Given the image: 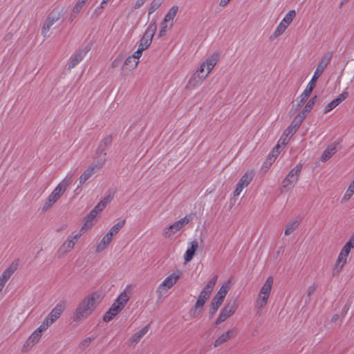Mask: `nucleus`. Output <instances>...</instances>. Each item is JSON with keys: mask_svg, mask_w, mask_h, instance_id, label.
<instances>
[{"mask_svg": "<svg viewBox=\"0 0 354 354\" xmlns=\"http://www.w3.org/2000/svg\"><path fill=\"white\" fill-rule=\"evenodd\" d=\"M102 300V294L100 292H93L86 296L75 310L73 315V321L80 322L87 319L93 314Z\"/></svg>", "mask_w": 354, "mask_h": 354, "instance_id": "f257e3e1", "label": "nucleus"}, {"mask_svg": "<svg viewBox=\"0 0 354 354\" xmlns=\"http://www.w3.org/2000/svg\"><path fill=\"white\" fill-rule=\"evenodd\" d=\"M71 177L64 178L53 190L48 196L43 207V211L49 209L66 192L69 185L71 184Z\"/></svg>", "mask_w": 354, "mask_h": 354, "instance_id": "f03ea898", "label": "nucleus"}, {"mask_svg": "<svg viewBox=\"0 0 354 354\" xmlns=\"http://www.w3.org/2000/svg\"><path fill=\"white\" fill-rule=\"evenodd\" d=\"M354 248V235H352L342 247L332 270L333 276H337L347 262L350 252Z\"/></svg>", "mask_w": 354, "mask_h": 354, "instance_id": "7ed1b4c3", "label": "nucleus"}, {"mask_svg": "<svg viewBox=\"0 0 354 354\" xmlns=\"http://www.w3.org/2000/svg\"><path fill=\"white\" fill-rule=\"evenodd\" d=\"M301 171V165H297L292 168L281 183V192L286 193L290 192L299 180V178Z\"/></svg>", "mask_w": 354, "mask_h": 354, "instance_id": "20e7f679", "label": "nucleus"}, {"mask_svg": "<svg viewBox=\"0 0 354 354\" xmlns=\"http://www.w3.org/2000/svg\"><path fill=\"white\" fill-rule=\"evenodd\" d=\"M156 30L157 26L156 22H151L147 27L142 37L140 39L137 50L135 51L138 55H142V52L149 47Z\"/></svg>", "mask_w": 354, "mask_h": 354, "instance_id": "39448f33", "label": "nucleus"}, {"mask_svg": "<svg viewBox=\"0 0 354 354\" xmlns=\"http://www.w3.org/2000/svg\"><path fill=\"white\" fill-rule=\"evenodd\" d=\"M181 275L182 272L177 270L165 278L156 290L158 297L160 298L165 295L167 291L177 283L178 279L181 277Z\"/></svg>", "mask_w": 354, "mask_h": 354, "instance_id": "423d86ee", "label": "nucleus"}, {"mask_svg": "<svg viewBox=\"0 0 354 354\" xmlns=\"http://www.w3.org/2000/svg\"><path fill=\"white\" fill-rule=\"evenodd\" d=\"M81 236L78 232L70 234L59 248L57 252V258L62 259L71 252Z\"/></svg>", "mask_w": 354, "mask_h": 354, "instance_id": "0eeeda50", "label": "nucleus"}, {"mask_svg": "<svg viewBox=\"0 0 354 354\" xmlns=\"http://www.w3.org/2000/svg\"><path fill=\"white\" fill-rule=\"evenodd\" d=\"M218 61V54L213 53L201 64L200 67L195 72L201 76H204V78L206 80L212 69L216 65Z\"/></svg>", "mask_w": 354, "mask_h": 354, "instance_id": "6e6552de", "label": "nucleus"}, {"mask_svg": "<svg viewBox=\"0 0 354 354\" xmlns=\"http://www.w3.org/2000/svg\"><path fill=\"white\" fill-rule=\"evenodd\" d=\"M105 160V158L100 159L85 169L79 178L80 185L84 184L90 178L97 174L104 167Z\"/></svg>", "mask_w": 354, "mask_h": 354, "instance_id": "1a4fd4ad", "label": "nucleus"}, {"mask_svg": "<svg viewBox=\"0 0 354 354\" xmlns=\"http://www.w3.org/2000/svg\"><path fill=\"white\" fill-rule=\"evenodd\" d=\"M47 328L42 324H41L37 329H35L25 342L22 347V351L27 352L30 350L36 344L39 342L44 332H45Z\"/></svg>", "mask_w": 354, "mask_h": 354, "instance_id": "9d476101", "label": "nucleus"}, {"mask_svg": "<svg viewBox=\"0 0 354 354\" xmlns=\"http://www.w3.org/2000/svg\"><path fill=\"white\" fill-rule=\"evenodd\" d=\"M140 57L141 55H138L136 52H134L131 56H129L125 59L122 66L121 75L122 76H127L133 72L136 68Z\"/></svg>", "mask_w": 354, "mask_h": 354, "instance_id": "9b49d317", "label": "nucleus"}, {"mask_svg": "<svg viewBox=\"0 0 354 354\" xmlns=\"http://www.w3.org/2000/svg\"><path fill=\"white\" fill-rule=\"evenodd\" d=\"M66 307L65 302L57 304L55 307L51 310L49 315L46 317L42 322V325L47 329L51 326L62 315Z\"/></svg>", "mask_w": 354, "mask_h": 354, "instance_id": "f8f14e48", "label": "nucleus"}, {"mask_svg": "<svg viewBox=\"0 0 354 354\" xmlns=\"http://www.w3.org/2000/svg\"><path fill=\"white\" fill-rule=\"evenodd\" d=\"M190 221V217L185 216L180 220L175 221L173 224L166 227L164 230L163 235L165 237L169 238L177 232L183 229Z\"/></svg>", "mask_w": 354, "mask_h": 354, "instance_id": "ddd939ff", "label": "nucleus"}, {"mask_svg": "<svg viewBox=\"0 0 354 354\" xmlns=\"http://www.w3.org/2000/svg\"><path fill=\"white\" fill-rule=\"evenodd\" d=\"M61 16V12L58 11H53L49 14L47 19L44 21L41 29V35L44 37L48 36V32L50 28L60 19Z\"/></svg>", "mask_w": 354, "mask_h": 354, "instance_id": "4468645a", "label": "nucleus"}, {"mask_svg": "<svg viewBox=\"0 0 354 354\" xmlns=\"http://www.w3.org/2000/svg\"><path fill=\"white\" fill-rule=\"evenodd\" d=\"M332 53H328L327 55L323 56L319 61L317 67L314 73L313 78L310 82L316 84L317 79L322 75L326 67L328 65L332 58Z\"/></svg>", "mask_w": 354, "mask_h": 354, "instance_id": "2eb2a0df", "label": "nucleus"}, {"mask_svg": "<svg viewBox=\"0 0 354 354\" xmlns=\"http://www.w3.org/2000/svg\"><path fill=\"white\" fill-rule=\"evenodd\" d=\"M236 309V306L234 302L227 304L217 317L215 322L216 324H219L230 317L234 313Z\"/></svg>", "mask_w": 354, "mask_h": 354, "instance_id": "dca6fc26", "label": "nucleus"}, {"mask_svg": "<svg viewBox=\"0 0 354 354\" xmlns=\"http://www.w3.org/2000/svg\"><path fill=\"white\" fill-rule=\"evenodd\" d=\"M17 267L18 263L17 262H13L3 272L0 276V292L2 291L8 279L17 270Z\"/></svg>", "mask_w": 354, "mask_h": 354, "instance_id": "f3484780", "label": "nucleus"}, {"mask_svg": "<svg viewBox=\"0 0 354 354\" xmlns=\"http://www.w3.org/2000/svg\"><path fill=\"white\" fill-rule=\"evenodd\" d=\"M91 48L88 45L82 48L79 49L75 54L71 57L68 63V68H73L78 64L90 50Z\"/></svg>", "mask_w": 354, "mask_h": 354, "instance_id": "a211bd4d", "label": "nucleus"}, {"mask_svg": "<svg viewBox=\"0 0 354 354\" xmlns=\"http://www.w3.org/2000/svg\"><path fill=\"white\" fill-rule=\"evenodd\" d=\"M217 278V276H214L213 279H212L207 283V284L203 288V289L201 292L198 298L201 299L202 300L206 302L214 288Z\"/></svg>", "mask_w": 354, "mask_h": 354, "instance_id": "6ab92c4d", "label": "nucleus"}, {"mask_svg": "<svg viewBox=\"0 0 354 354\" xmlns=\"http://www.w3.org/2000/svg\"><path fill=\"white\" fill-rule=\"evenodd\" d=\"M149 329V325L142 327L140 330L135 333L129 340V346L134 347L147 335Z\"/></svg>", "mask_w": 354, "mask_h": 354, "instance_id": "aec40b11", "label": "nucleus"}, {"mask_svg": "<svg viewBox=\"0 0 354 354\" xmlns=\"http://www.w3.org/2000/svg\"><path fill=\"white\" fill-rule=\"evenodd\" d=\"M205 80L204 76H201L197 73L194 72L187 82V88H194L201 85Z\"/></svg>", "mask_w": 354, "mask_h": 354, "instance_id": "412c9836", "label": "nucleus"}, {"mask_svg": "<svg viewBox=\"0 0 354 354\" xmlns=\"http://www.w3.org/2000/svg\"><path fill=\"white\" fill-rule=\"evenodd\" d=\"M190 247L188 248L187 250L185 256H184V260L185 263L189 262L193 257L194 256V254L198 247V243L197 241H193L190 243Z\"/></svg>", "mask_w": 354, "mask_h": 354, "instance_id": "4be33fe9", "label": "nucleus"}, {"mask_svg": "<svg viewBox=\"0 0 354 354\" xmlns=\"http://www.w3.org/2000/svg\"><path fill=\"white\" fill-rule=\"evenodd\" d=\"M122 308L116 305L115 303L113 304L109 310L104 315L103 319L104 322L111 321L115 316H116Z\"/></svg>", "mask_w": 354, "mask_h": 354, "instance_id": "5701e85b", "label": "nucleus"}, {"mask_svg": "<svg viewBox=\"0 0 354 354\" xmlns=\"http://www.w3.org/2000/svg\"><path fill=\"white\" fill-rule=\"evenodd\" d=\"M337 151V147L335 144L329 145L326 149L324 151L320 160L322 162L327 161L329 158H330Z\"/></svg>", "mask_w": 354, "mask_h": 354, "instance_id": "b1692460", "label": "nucleus"}, {"mask_svg": "<svg viewBox=\"0 0 354 354\" xmlns=\"http://www.w3.org/2000/svg\"><path fill=\"white\" fill-rule=\"evenodd\" d=\"M94 220L95 219L93 218H91L90 216V215L88 214L84 218V224L81 227V228H80V231L78 232V233H80L81 235H82L84 233H86V232H88V230H90L93 227V225L95 224Z\"/></svg>", "mask_w": 354, "mask_h": 354, "instance_id": "393cba45", "label": "nucleus"}, {"mask_svg": "<svg viewBox=\"0 0 354 354\" xmlns=\"http://www.w3.org/2000/svg\"><path fill=\"white\" fill-rule=\"evenodd\" d=\"M113 238L107 233L102 237L100 242L96 245V252L100 253L104 251L111 242Z\"/></svg>", "mask_w": 354, "mask_h": 354, "instance_id": "a878e982", "label": "nucleus"}, {"mask_svg": "<svg viewBox=\"0 0 354 354\" xmlns=\"http://www.w3.org/2000/svg\"><path fill=\"white\" fill-rule=\"evenodd\" d=\"M178 6H174L169 9V12L165 16V18L163 20H165V22L169 23V28H172L173 20L175 18V17L178 12Z\"/></svg>", "mask_w": 354, "mask_h": 354, "instance_id": "bb28decb", "label": "nucleus"}, {"mask_svg": "<svg viewBox=\"0 0 354 354\" xmlns=\"http://www.w3.org/2000/svg\"><path fill=\"white\" fill-rule=\"evenodd\" d=\"M273 285V278L269 277L260 289L259 294L270 296Z\"/></svg>", "mask_w": 354, "mask_h": 354, "instance_id": "cd10ccee", "label": "nucleus"}, {"mask_svg": "<svg viewBox=\"0 0 354 354\" xmlns=\"http://www.w3.org/2000/svg\"><path fill=\"white\" fill-rule=\"evenodd\" d=\"M232 337V330H229L227 332L222 333L218 337L214 343V347H218L225 342H227Z\"/></svg>", "mask_w": 354, "mask_h": 354, "instance_id": "c85d7f7f", "label": "nucleus"}, {"mask_svg": "<svg viewBox=\"0 0 354 354\" xmlns=\"http://www.w3.org/2000/svg\"><path fill=\"white\" fill-rule=\"evenodd\" d=\"M254 177V173L252 171H248L245 172L240 178L239 181L238 182L239 184H240L242 186H244L245 187H247L249 184L252 180V178Z\"/></svg>", "mask_w": 354, "mask_h": 354, "instance_id": "c756f323", "label": "nucleus"}, {"mask_svg": "<svg viewBox=\"0 0 354 354\" xmlns=\"http://www.w3.org/2000/svg\"><path fill=\"white\" fill-rule=\"evenodd\" d=\"M288 26L282 23L281 21L277 26V28L274 31L273 34L269 37L270 41H273L283 34L287 29Z\"/></svg>", "mask_w": 354, "mask_h": 354, "instance_id": "7c9ffc66", "label": "nucleus"}, {"mask_svg": "<svg viewBox=\"0 0 354 354\" xmlns=\"http://www.w3.org/2000/svg\"><path fill=\"white\" fill-rule=\"evenodd\" d=\"M129 299L130 296L128 295L126 290H124L120 293L114 303L123 309Z\"/></svg>", "mask_w": 354, "mask_h": 354, "instance_id": "2f4dec72", "label": "nucleus"}, {"mask_svg": "<svg viewBox=\"0 0 354 354\" xmlns=\"http://www.w3.org/2000/svg\"><path fill=\"white\" fill-rule=\"evenodd\" d=\"M299 221L297 220H292L287 223L284 230V234L288 236L293 233V232L298 227Z\"/></svg>", "mask_w": 354, "mask_h": 354, "instance_id": "473e14b6", "label": "nucleus"}, {"mask_svg": "<svg viewBox=\"0 0 354 354\" xmlns=\"http://www.w3.org/2000/svg\"><path fill=\"white\" fill-rule=\"evenodd\" d=\"M125 225V220H120L116 224H115L110 230L107 232V234L111 236L116 235L120 230L124 227Z\"/></svg>", "mask_w": 354, "mask_h": 354, "instance_id": "72a5a7b5", "label": "nucleus"}, {"mask_svg": "<svg viewBox=\"0 0 354 354\" xmlns=\"http://www.w3.org/2000/svg\"><path fill=\"white\" fill-rule=\"evenodd\" d=\"M230 288L228 283L223 284L214 297L223 301V299L228 292Z\"/></svg>", "mask_w": 354, "mask_h": 354, "instance_id": "f704fd0d", "label": "nucleus"}, {"mask_svg": "<svg viewBox=\"0 0 354 354\" xmlns=\"http://www.w3.org/2000/svg\"><path fill=\"white\" fill-rule=\"evenodd\" d=\"M269 297L270 296H267V295H261V294H258V297H257V301H256L257 307L259 309L263 308L266 306V304L268 303Z\"/></svg>", "mask_w": 354, "mask_h": 354, "instance_id": "c9c22d12", "label": "nucleus"}, {"mask_svg": "<svg viewBox=\"0 0 354 354\" xmlns=\"http://www.w3.org/2000/svg\"><path fill=\"white\" fill-rule=\"evenodd\" d=\"M88 0H78L73 8L72 16L75 17L79 14Z\"/></svg>", "mask_w": 354, "mask_h": 354, "instance_id": "e433bc0d", "label": "nucleus"}, {"mask_svg": "<svg viewBox=\"0 0 354 354\" xmlns=\"http://www.w3.org/2000/svg\"><path fill=\"white\" fill-rule=\"evenodd\" d=\"M162 3V0H152L148 10V16L151 15L156 10H158L160 7Z\"/></svg>", "mask_w": 354, "mask_h": 354, "instance_id": "4c0bfd02", "label": "nucleus"}, {"mask_svg": "<svg viewBox=\"0 0 354 354\" xmlns=\"http://www.w3.org/2000/svg\"><path fill=\"white\" fill-rule=\"evenodd\" d=\"M296 16L295 10H290L284 17L283 20L281 21L282 23H284L285 25H286L288 27L292 21L293 19Z\"/></svg>", "mask_w": 354, "mask_h": 354, "instance_id": "58836bf2", "label": "nucleus"}, {"mask_svg": "<svg viewBox=\"0 0 354 354\" xmlns=\"http://www.w3.org/2000/svg\"><path fill=\"white\" fill-rule=\"evenodd\" d=\"M222 303H223L222 301L214 297L212 300L211 307L209 309V313L212 315L215 314V313L217 311V310L221 306Z\"/></svg>", "mask_w": 354, "mask_h": 354, "instance_id": "ea45409f", "label": "nucleus"}, {"mask_svg": "<svg viewBox=\"0 0 354 354\" xmlns=\"http://www.w3.org/2000/svg\"><path fill=\"white\" fill-rule=\"evenodd\" d=\"M95 336L88 337L84 338L80 343V345H79L80 348L82 350H84V349L88 348L91 345L92 341L95 339Z\"/></svg>", "mask_w": 354, "mask_h": 354, "instance_id": "a19ab883", "label": "nucleus"}, {"mask_svg": "<svg viewBox=\"0 0 354 354\" xmlns=\"http://www.w3.org/2000/svg\"><path fill=\"white\" fill-rule=\"evenodd\" d=\"M299 127H297V124H294L292 123L291 125H290L283 132V135L287 136L289 138V136H292L296 131L297 129Z\"/></svg>", "mask_w": 354, "mask_h": 354, "instance_id": "79ce46f5", "label": "nucleus"}, {"mask_svg": "<svg viewBox=\"0 0 354 354\" xmlns=\"http://www.w3.org/2000/svg\"><path fill=\"white\" fill-rule=\"evenodd\" d=\"M307 115V113L304 112V111H302L300 113H299L296 117L294 119L292 123L294 124H297V127H299V125L301 124V123L302 122V121L304 120V118H306Z\"/></svg>", "mask_w": 354, "mask_h": 354, "instance_id": "37998d69", "label": "nucleus"}, {"mask_svg": "<svg viewBox=\"0 0 354 354\" xmlns=\"http://www.w3.org/2000/svg\"><path fill=\"white\" fill-rule=\"evenodd\" d=\"M169 23L165 22V20H162V21L160 24V30L158 33V37H162L165 35L166 31L169 30Z\"/></svg>", "mask_w": 354, "mask_h": 354, "instance_id": "c03bdc74", "label": "nucleus"}, {"mask_svg": "<svg viewBox=\"0 0 354 354\" xmlns=\"http://www.w3.org/2000/svg\"><path fill=\"white\" fill-rule=\"evenodd\" d=\"M315 85L316 84H314L313 82H310L308 85L307 86L306 88L304 90V91L301 95H302L304 97L308 98V97L311 94L313 88H315Z\"/></svg>", "mask_w": 354, "mask_h": 354, "instance_id": "a18cd8bd", "label": "nucleus"}, {"mask_svg": "<svg viewBox=\"0 0 354 354\" xmlns=\"http://www.w3.org/2000/svg\"><path fill=\"white\" fill-rule=\"evenodd\" d=\"M316 96H314L312 97L306 104L305 107L304 108L303 111L306 113H309L313 106H314L315 101H316Z\"/></svg>", "mask_w": 354, "mask_h": 354, "instance_id": "49530a36", "label": "nucleus"}, {"mask_svg": "<svg viewBox=\"0 0 354 354\" xmlns=\"http://www.w3.org/2000/svg\"><path fill=\"white\" fill-rule=\"evenodd\" d=\"M308 98L304 97L302 95H301L297 99V103L295 105V109L298 110L307 100Z\"/></svg>", "mask_w": 354, "mask_h": 354, "instance_id": "de8ad7c7", "label": "nucleus"}, {"mask_svg": "<svg viewBox=\"0 0 354 354\" xmlns=\"http://www.w3.org/2000/svg\"><path fill=\"white\" fill-rule=\"evenodd\" d=\"M348 95V92L344 91L342 93L339 94L334 100L339 105L342 102L347 98Z\"/></svg>", "mask_w": 354, "mask_h": 354, "instance_id": "09e8293b", "label": "nucleus"}, {"mask_svg": "<svg viewBox=\"0 0 354 354\" xmlns=\"http://www.w3.org/2000/svg\"><path fill=\"white\" fill-rule=\"evenodd\" d=\"M112 142V138L111 136H108L105 137L100 144V147L104 149V148L109 146Z\"/></svg>", "mask_w": 354, "mask_h": 354, "instance_id": "8fccbe9b", "label": "nucleus"}, {"mask_svg": "<svg viewBox=\"0 0 354 354\" xmlns=\"http://www.w3.org/2000/svg\"><path fill=\"white\" fill-rule=\"evenodd\" d=\"M337 106L338 105L337 104V103L333 100V101H331L330 103H328L325 106L324 110V113H326L330 111L331 110H333V109H335Z\"/></svg>", "mask_w": 354, "mask_h": 354, "instance_id": "3c124183", "label": "nucleus"}, {"mask_svg": "<svg viewBox=\"0 0 354 354\" xmlns=\"http://www.w3.org/2000/svg\"><path fill=\"white\" fill-rule=\"evenodd\" d=\"M353 194H354V192L348 188L347 190L346 191L344 196L342 198L341 203H343L348 201L352 197Z\"/></svg>", "mask_w": 354, "mask_h": 354, "instance_id": "603ef678", "label": "nucleus"}, {"mask_svg": "<svg viewBox=\"0 0 354 354\" xmlns=\"http://www.w3.org/2000/svg\"><path fill=\"white\" fill-rule=\"evenodd\" d=\"M279 144H277L272 149V151H271L270 154L269 155V156H272V158H273V160H275L277 158V157L278 156V155L280 153V150H279Z\"/></svg>", "mask_w": 354, "mask_h": 354, "instance_id": "864d4df0", "label": "nucleus"}, {"mask_svg": "<svg viewBox=\"0 0 354 354\" xmlns=\"http://www.w3.org/2000/svg\"><path fill=\"white\" fill-rule=\"evenodd\" d=\"M147 0H136L132 6L131 10L133 11L136 10L141 8Z\"/></svg>", "mask_w": 354, "mask_h": 354, "instance_id": "5fc2aeb1", "label": "nucleus"}, {"mask_svg": "<svg viewBox=\"0 0 354 354\" xmlns=\"http://www.w3.org/2000/svg\"><path fill=\"white\" fill-rule=\"evenodd\" d=\"M245 188V187L244 186H242L240 184L237 183L233 193L234 198L239 196L243 190V189Z\"/></svg>", "mask_w": 354, "mask_h": 354, "instance_id": "6e6d98bb", "label": "nucleus"}, {"mask_svg": "<svg viewBox=\"0 0 354 354\" xmlns=\"http://www.w3.org/2000/svg\"><path fill=\"white\" fill-rule=\"evenodd\" d=\"M317 284L314 283L308 288V289L306 290V293H307V296L308 297H311V295H313L315 293V292L317 289Z\"/></svg>", "mask_w": 354, "mask_h": 354, "instance_id": "4d7b16f0", "label": "nucleus"}, {"mask_svg": "<svg viewBox=\"0 0 354 354\" xmlns=\"http://www.w3.org/2000/svg\"><path fill=\"white\" fill-rule=\"evenodd\" d=\"M122 56H120V55L118 56V57H116V58H115V59L112 62V63H111V66H112L113 68H116V67H118V66L120 64V63H121V62H122Z\"/></svg>", "mask_w": 354, "mask_h": 354, "instance_id": "13d9d810", "label": "nucleus"}, {"mask_svg": "<svg viewBox=\"0 0 354 354\" xmlns=\"http://www.w3.org/2000/svg\"><path fill=\"white\" fill-rule=\"evenodd\" d=\"M289 140H290V138L288 137H287L284 135H282L277 144H279V146L281 145H286L288 144Z\"/></svg>", "mask_w": 354, "mask_h": 354, "instance_id": "bf43d9fd", "label": "nucleus"}, {"mask_svg": "<svg viewBox=\"0 0 354 354\" xmlns=\"http://www.w3.org/2000/svg\"><path fill=\"white\" fill-rule=\"evenodd\" d=\"M113 199V196L111 195H108L103 198V199L100 201L106 207L107 204H109L111 200Z\"/></svg>", "mask_w": 354, "mask_h": 354, "instance_id": "052dcab7", "label": "nucleus"}, {"mask_svg": "<svg viewBox=\"0 0 354 354\" xmlns=\"http://www.w3.org/2000/svg\"><path fill=\"white\" fill-rule=\"evenodd\" d=\"M106 207L104 205L103 203H102L101 202H99L95 207H94V209L97 211V212L98 214H100V212H102L103 211V209L105 208Z\"/></svg>", "mask_w": 354, "mask_h": 354, "instance_id": "680f3d73", "label": "nucleus"}, {"mask_svg": "<svg viewBox=\"0 0 354 354\" xmlns=\"http://www.w3.org/2000/svg\"><path fill=\"white\" fill-rule=\"evenodd\" d=\"M274 160H273V158H272V156H268V158L266 159L265 163H264V167L266 169H268L272 164V162Z\"/></svg>", "mask_w": 354, "mask_h": 354, "instance_id": "e2e57ef3", "label": "nucleus"}, {"mask_svg": "<svg viewBox=\"0 0 354 354\" xmlns=\"http://www.w3.org/2000/svg\"><path fill=\"white\" fill-rule=\"evenodd\" d=\"M205 301H204L203 300H202L200 298H198L195 305H194V307H196V308H203V306H204Z\"/></svg>", "mask_w": 354, "mask_h": 354, "instance_id": "0e129e2a", "label": "nucleus"}, {"mask_svg": "<svg viewBox=\"0 0 354 354\" xmlns=\"http://www.w3.org/2000/svg\"><path fill=\"white\" fill-rule=\"evenodd\" d=\"M200 311H198V308L194 307L189 312L190 316L192 317H196L198 316Z\"/></svg>", "mask_w": 354, "mask_h": 354, "instance_id": "69168bd1", "label": "nucleus"}, {"mask_svg": "<svg viewBox=\"0 0 354 354\" xmlns=\"http://www.w3.org/2000/svg\"><path fill=\"white\" fill-rule=\"evenodd\" d=\"M91 218H93L94 219L97 217L98 213L97 211L93 208L88 214Z\"/></svg>", "mask_w": 354, "mask_h": 354, "instance_id": "338daca9", "label": "nucleus"}, {"mask_svg": "<svg viewBox=\"0 0 354 354\" xmlns=\"http://www.w3.org/2000/svg\"><path fill=\"white\" fill-rule=\"evenodd\" d=\"M102 10H101L100 9H98V7H97L96 9L95 10V11L93 12V16L97 17L98 15H100L102 13Z\"/></svg>", "mask_w": 354, "mask_h": 354, "instance_id": "774afa93", "label": "nucleus"}]
</instances>
